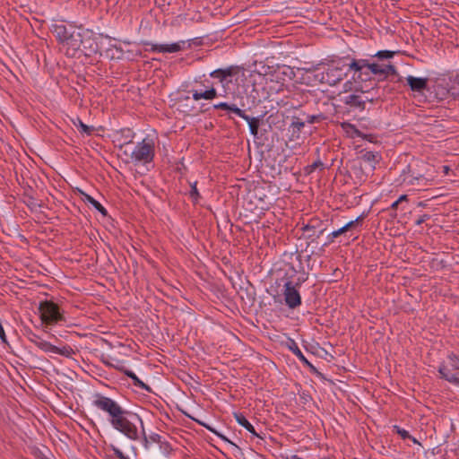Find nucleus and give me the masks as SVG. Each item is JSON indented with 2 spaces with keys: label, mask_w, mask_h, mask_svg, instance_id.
I'll return each instance as SVG.
<instances>
[{
  "label": "nucleus",
  "mask_w": 459,
  "mask_h": 459,
  "mask_svg": "<svg viewBox=\"0 0 459 459\" xmlns=\"http://www.w3.org/2000/svg\"><path fill=\"white\" fill-rule=\"evenodd\" d=\"M370 74H371V73H370V71H369V70H366V69H365V70H363L362 76L367 77V78H368V80H370V76H369V75H370Z\"/></svg>",
  "instance_id": "de8ad7c7"
},
{
  "label": "nucleus",
  "mask_w": 459,
  "mask_h": 459,
  "mask_svg": "<svg viewBox=\"0 0 459 459\" xmlns=\"http://www.w3.org/2000/svg\"><path fill=\"white\" fill-rule=\"evenodd\" d=\"M211 76L219 79L221 82H223L226 79L223 69H217L212 72Z\"/></svg>",
  "instance_id": "473e14b6"
},
{
  "label": "nucleus",
  "mask_w": 459,
  "mask_h": 459,
  "mask_svg": "<svg viewBox=\"0 0 459 459\" xmlns=\"http://www.w3.org/2000/svg\"><path fill=\"white\" fill-rule=\"evenodd\" d=\"M339 236H340V234L338 233V231H337V230L333 231V232L330 234V236H329V238H330V241H333V238H338Z\"/></svg>",
  "instance_id": "49530a36"
},
{
  "label": "nucleus",
  "mask_w": 459,
  "mask_h": 459,
  "mask_svg": "<svg viewBox=\"0 0 459 459\" xmlns=\"http://www.w3.org/2000/svg\"><path fill=\"white\" fill-rule=\"evenodd\" d=\"M230 111L237 114L238 117H242L243 119H247V116L245 114V112L238 108L235 104H230Z\"/></svg>",
  "instance_id": "2f4dec72"
},
{
  "label": "nucleus",
  "mask_w": 459,
  "mask_h": 459,
  "mask_svg": "<svg viewBox=\"0 0 459 459\" xmlns=\"http://www.w3.org/2000/svg\"><path fill=\"white\" fill-rule=\"evenodd\" d=\"M160 435L158 434H153V435H151L150 436V439L152 441V442H160Z\"/></svg>",
  "instance_id": "a18cd8bd"
},
{
  "label": "nucleus",
  "mask_w": 459,
  "mask_h": 459,
  "mask_svg": "<svg viewBox=\"0 0 459 459\" xmlns=\"http://www.w3.org/2000/svg\"><path fill=\"white\" fill-rule=\"evenodd\" d=\"M418 206L425 207V206H426V203H425V202H420V203L418 204Z\"/></svg>",
  "instance_id": "4d7b16f0"
},
{
  "label": "nucleus",
  "mask_w": 459,
  "mask_h": 459,
  "mask_svg": "<svg viewBox=\"0 0 459 459\" xmlns=\"http://www.w3.org/2000/svg\"><path fill=\"white\" fill-rule=\"evenodd\" d=\"M134 416H135V418H137V419H138V420H140V421H141V423L143 424V421H142L141 418H139L137 415H134Z\"/></svg>",
  "instance_id": "bf43d9fd"
},
{
  "label": "nucleus",
  "mask_w": 459,
  "mask_h": 459,
  "mask_svg": "<svg viewBox=\"0 0 459 459\" xmlns=\"http://www.w3.org/2000/svg\"><path fill=\"white\" fill-rule=\"evenodd\" d=\"M406 81L412 91L422 92L428 87L427 78H418L410 75L406 78Z\"/></svg>",
  "instance_id": "9d476101"
},
{
  "label": "nucleus",
  "mask_w": 459,
  "mask_h": 459,
  "mask_svg": "<svg viewBox=\"0 0 459 459\" xmlns=\"http://www.w3.org/2000/svg\"><path fill=\"white\" fill-rule=\"evenodd\" d=\"M346 74L347 73L344 71L343 67L332 65L326 68L325 72L321 74L320 82L331 86L336 85Z\"/></svg>",
  "instance_id": "39448f33"
},
{
  "label": "nucleus",
  "mask_w": 459,
  "mask_h": 459,
  "mask_svg": "<svg viewBox=\"0 0 459 459\" xmlns=\"http://www.w3.org/2000/svg\"><path fill=\"white\" fill-rule=\"evenodd\" d=\"M359 160L360 165L364 163L370 171H373L376 168V164L379 161V155L373 152H366L359 157Z\"/></svg>",
  "instance_id": "1a4fd4ad"
},
{
  "label": "nucleus",
  "mask_w": 459,
  "mask_h": 459,
  "mask_svg": "<svg viewBox=\"0 0 459 459\" xmlns=\"http://www.w3.org/2000/svg\"><path fill=\"white\" fill-rule=\"evenodd\" d=\"M343 102L353 108H358L359 110L365 109L366 100L361 99L359 95L351 94L344 98Z\"/></svg>",
  "instance_id": "f8f14e48"
},
{
  "label": "nucleus",
  "mask_w": 459,
  "mask_h": 459,
  "mask_svg": "<svg viewBox=\"0 0 459 459\" xmlns=\"http://www.w3.org/2000/svg\"><path fill=\"white\" fill-rule=\"evenodd\" d=\"M438 372L442 376L443 378L447 380L448 382L459 385V377L455 374L452 373L451 368L446 366H441L438 369Z\"/></svg>",
  "instance_id": "dca6fc26"
},
{
  "label": "nucleus",
  "mask_w": 459,
  "mask_h": 459,
  "mask_svg": "<svg viewBox=\"0 0 459 459\" xmlns=\"http://www.w3.org/2000/svg\"><path fill=\"white\" fill-rule=\"evenodd\" d=\"M319 221L317 219H312L308 224L305 225L302 230L304 231L313 230V234L309 235V237L316 236L319 238L320 235L324 233L325 229H319L317 234H316V230L318 228Z\"/></svg>",
  "instance_id": "6ab92c4d"
},
{
  "label": "nucleus",
  "mask_w": 459,
  "mask_h": 459,
  "mask_svg": "<svg viewBox=\"0 0 459 459\" xmlns=\"http://www.w3.org/2000/svg\"><path fill=\"white\" fill-rule=\"evenodd\" d=\"M449 171H450L449 166H447V165L443 166V173L445 175H447L449 173Z\"/></svg>",
  "instance_id": "8fccbe9b"
},
{
  "label": "nucleus",
  "mask_w": 459,
  "mask_h": 459,
  "mask_svg": "<svg viewBox=\"0 0 459 459\" xmlns=\"http://www.w3.org/2000/svg\"><path fill=\"white\" fill-rule=\"evenodd\" d=\"M367 213L363 212L361 215L357 217L354 221H351L350 222L344 225V228L347 232L358 230L362 226L363 221L366 218Z\"/></svg>",
  "instance_id": "a211bd4d"
},
{
  "label": "nucleus",
  "mask_w": 459,
  "mask_h": 459,
  "mask_svg": "<svg viewBox=\"0 0 459 459\" xmlns=\"http://www.w3.org/2000/svg\"><path fill=\"white\" fill-rule=\"evenodd\" d=\"M0 339L2 340L3 342L7 343L4 330L1 323H0Z\"/></svg>",
  "instance_id": "37998d69"
},
{
  "label": "nucleus",
  "mask_w": 459,
  "mask_h": 459,
  "mask_svg": "<svg viewBox=\"0 0 459 459\" xmlns=\"http://www.w3.org/2000/svg\"><path fill=\"white\" fill-rule=\"evenodd\" d=\"M392 217L395 218L396 217V213L392 214Z\"/></svg>",
  "instance_id": "052dcab7"
},
{
  "label": "nucleus",
  "mask_w": 459,
  "mask_h": 459,
  "mask_svg": "<svg viewBox=\"0 0 459 459\" xmlns=\"http://www.w3.org/2000/svg\"><path fill=\"white\" fill-rule=\"evenodd\" d=\"M429 219V215L428 214H424L422 216H420L417 221H416V224L417 225H420L422 224L426 220Z\"/></svg>",
  "instance_id": "c03bdc74"
},
{
  "label": "nucleus",
  "mask_w": 459,
  "mask_h": 459,
  "mask_svg": "<svg viewBox=\"0 0 459 459\" xmlns=\"http://www.w3.org/2000/svg\"><path fill=\"white\" fill-rule=\"evenodd\" d=\"M216 96H217V91L214 88H211L210 90H207L204 92H198L196 91L193 92V99L195 100H199L201 99L212 100Z\"/></svg>",
  "instance_id": "aec40b11"
},
{
  "label": "nucleus",
  "mask_w": 459,
  "mask_h": 459,
  "mask_svg": "<svg viewBox=\"0 0 459 459\" xmlns=\"http://www.w3.org/2000/svg\"><path fill=\"white\" fill-rule=\"evenodd\" d=\"M284 288L285 302L289 307L295 308L296 307L299 306L301 303L300 295L296 288L292 285V282L287 281L284 284Z\"/></svg>",
  "instance_id": "423d86ee"
},
{
  "label": "nucleus",
  "mask_w": 459,
  "mask_h": 459,
  "mask_svg": "<svg viewBox=\"0 0 459 459\" xmlns=\"http://www.w3.org/2000/svg\"><path fill=\"white\" fill-rule=\"evenodd\" d=\"M450 367L452 369H455L459 371V356L451 354L449 357Z\"/></svg>",
  "instance_id": "c85d7f7f"
},
{
  "label": "nucleus",
  "mask_w": 459,
  "mask_h": 459,
  "mask_svg": "<svg viewBox=\"0 0 459 459\" xmlns=\"http://www.w3.org/2000/svg\"><path fill=\"white\" fill-rule=\"evenodd\" d=\"M83 195V200L90 203L94 206L95 209H97L102 215H107V210L93 197H91L90 195L85 194L82 192Z\"/></svg>",
  "instance_id": "5701e85b"
},
{
  "label": "nucleus",
  "mask_w": 459,
  "mask_h": 459,
  "mask_svg": "<svg viewBox=\"0 0 459 459\" xmlns=\"http://www.w3.org/2000/svg\"><path fill=\"white\" fill-rule=\"evenodd\" d=\"M357 63L361 66L362 70H368L370 66V62L367 59H359L357 60Z\"/></svg>",
  "instance_id": "4c0bfd02"
},
{
  "label": "nucleus",
  "mask_w": 459,
  "mask_h": 459,
  "mask_svg": "<svg viewBox=\"0 0 459 459\" xmlns=\"http://www.w3.org/2000/svg\"><path fill=\"white\" fill-rule=\"evenodd\" d=\"M115 368L119 371L123 372L128 377H130L133 380V383L135 386H138L147 391H151L150 386L144 384L142 380H140L133 371L126 369L124 366H116Z\"/></svg>",
  "instance_id": "ddd939ff"
},
{
  "label": "nucleus",
  "mask_w": 459,
  "mask_h": 459,
  "mask_svg": "<svg viewBox=\"0 0 459 459\" xmlns=\"http://www.w3.org/2000/svg\"><path fill=\"white\" fill-rule=\"evenodd\" d=\"M145 45L151 46V51L152 52H162V53H176L181 50V46L179 43H172V44H150L146 43Z\"/></svg>",
  "instance_id": "9b49d317"
},
{
  "label": "nucleus",
  "mask_w": 459,
  "mask_h": 459,
  "mask_svg": "<svg viewBox=\"0 0 459 459\" xmlns=\"http://www.w3.org/2000/svg\"><path fill=\"white\" fill-rule=\"evenodd\" d=\"M230 107V104H228L226 102H221V103L215 104L213 106V108L215 109H223V110H229Z\"/></svg>",
  "instance_id": "ea45409f"
},
{
  "label": "nucleus",
  "mask_w": 459,
  "mask_h": 459,
  "mask_svg": "<svg viewBox=\"0 0 459 459\" xmlns=\"http://www.w3.org/2000/svg\"><path fill=\"white\" fill-rule=\"evenodd\" d=\"M337 231H338V233L340 234V236H341L342 234H343V233H346V232H347V231H346V230H345V228H344V226H343V227H342V228H340L339 230H337Z\"/></svg>",
  "instance_id": "864d4df0"
},
{
  "label": "nucleus",
  "mask_w": 459,
  "mask_h": 459,
  "mask_svg": "<svg viewBox=\"0 0 459 459\" xmlns=\"http://www.w3.org/2000/svg\"><path fill=\"white\" fill-rule=\"evenodd\" d=\"M234 418L237 422L244 427L248 432L252 433L255 436H258L253 427V425L246 419V417L238 412H234Z\"/></svg>",
  "instance_id": "f3484780"
},
{
  "label": "nucleus",
  "mask_w": 459,
  "mask_h": 459,
  "mask_svg": "<svg viewBox=\"0 0 459 459\" xmlns=\"http://www.w3.org/2000/svg\"><path fill=\"white\" fill-rule=\"evenodd\" d=\"M106 56L111 59H120L123 56L121 48L112 45L105 50Z\"/></svg>",
  "instance_id": "4be33fe9"
},
{
  "label": "nucleus",
  "mask_w": 459,
  "mask_h": 459,
  "mask_svg": "<svg viewBox=\"0 0 459 459\" xmlns=\"http://www.w3.org/2000/svg\"><path fill=\"white\" fill-rule=\"evenodd\" d=\"M294 345V348L290 347V349L293 351V352L301 359L303 360L304 362H306L307 364L309 365V362L307 360V359L305 358V356L303 355V353L301 352V351L298 348V346L293 343Z\"/></svg>",
  "instance_id": "72a5a7b5"
},
{
  "label": "nucleus",
  "mask_w": 459,
  "mask_h": 459,
  "mask_svg": "<svg viewBox=\"0 0 459 459\" xmlns=\"http://www.w3.org/2000/svg\"><path fill=\"white\" fill-rule=\"evenodd\" d=\"M93 404L100 410L107 412L110 416V420H114L119 414H130L127 411H125L117 402L109 397L96 394V399Z\"/></svg>",
  "instance_id": "f03ea898"
},
{
  "label": "nucleus",
  "mask_w": 459,
  "mask_h": 459,
  "mask_svg": "<svg viewBox=\"0 0 459 459\" xmlns=\"http://www.w3.org/2000/svg\"><path fill=\"white\" fill-rule=\"evenodd\" d=\"M39 310L40 319L46 325H54L64 320V316L59 312L58 306L53 301H42L39 303Z\"/></svg>",
  "instance_id": "f257e3e1"
},
{
  "label": "nucleus",
  "mask_w": 459,
  "mask_h": 459,
  "mask_svg": "<svg viewBox=\"0 0 459 459\" xmlns=\"http://www.w3.org/2000/svg\"><path fill=\"white\" fill-rule=\"evenodd\" d=\"M374 91H375V94L373 97H366V101H369V102H373L374 100H379L381 98L380 94H378V91H379V88H373L372 89Z\"/></svg>",
  "instance_id": "58836bf2"
},
{
  "label": "nucleus",
  "mask_w": 459,
  "mask_h": 459,
  "mask_svg": "<svg viewBox=\"0 0 459 459\" xmlns=\"http://www.w3.org/2000/svg\"><path fill=\"white\" fill-rule=\"evenodd\" d=\"M144 442H145V446H147L148 439H147V437L145 436H144Z\"/></svg>",
  "instance_id": "13d9d810"
},
{
  "label": "nucleus",
  "mask_w": 459,
  "mask_h": 459,
  "mask_svg": "<svg viewBox=\"0 0 459 459\" xmlns=\"http://www.w3.org/2000/svg\"><path fill=\"white\" fill-rule=\"evenodd\" d=\"M245 120L248 123L251 134L254 136H256L260 126V119L258 117H250L247 116V119Z\"/></svg>",
  "instance_id": "b1692460"
},
{
  "label": "nucleus",
  "mask_w": 459,
  "mask_h": 459,
  "mask_svg": "<svg viewBox=\"0 0 459 459\" xmlns=\"http://www.w3.org/2000/svg\"><path fill=\"white\" fill-rule=\"evenodd\" d=\"M197 182H194L191 184V190H190V196L193 199L195 203L197 202L198 198L200 197L199 192L196 187Z\"/></svg>",
  "instance_id": "c756f323"
},
{
  "label": "nucleus",
  "mask_w": 459,
  "mask_h": 459,
  "mask_svg": "<svg viewBox=\"0 0 459 459\" xmlns=\"http://www.w3.org/2000/svg\"><path fill=\"white\" fill-rule=\"evenodd\" d=\"M114 451V454L117 457H118L119 459H129L127 456H126L123 452L121 450H119L118 448H114L113 449Z\"/></svg>",
  "instance_id": "79ce46f5"
},
{
  "label": "nucleus",
  "mask_w": 459,
  "mask_h": 459,
  "mask_svg": "<svg viewBox=\"0 0 459 459\" xmlns=\"http://www.w3.org/2000/svg\"><path fill=\"white\" fill-rule=\"evenodd\" d=\"M400 204V203L396 200L395 202H394V203L391 204V209H392V210H396V209H397V207H398V204Z\"/></svg>",
  "instance_id": "603ef678"
},
{
  "label": "nucleus",
  "mask_w": 459,
  "mask_h": 459,
  "mask_svg": "<svg viewBox=\"0 0 459 459\" xmlns=\"http://www.w3.org/2000/svg\"><path fill=\"white\" fill-rule=\"evenodd\" d=\"M199 423L202 424L203 426H204L210 431L216 433V431L213 429H212L210 426H208V425H206L204 423H202V422H199Z\"/></svg>",
  "instance_id": "5fc2aeb1"
},
{
  "label": "nucleus",
  "mask_w": 459,
  "mask_h": 459,
  "mask_svg": "<svg viewBox=\"0 0 459 459\" xmlns=\"http://www.w3.org/2000/svg\"><path fill=\"white\" fill-rule=\"evenodd\" d=\"M291 126L296 128L299 132L305 126V122L298 117H292Z\"/></svg>",
  "instance_id": "cd10ccee"
},
{
  "label": "nucleus",
  "mask_w": 459,
  "mask_h": 459,
  "mask_svg": "<svg viewBox=\"0 0 459 459\" xmlns=\"http://www.w3.org/2000/svg\"><path fill=\"white\" fill-rule=\"evenodd\" d=\"M120 133L127 140L125 143H132V138H133L134 134H133V132L130 129H122Z\"/></svg>",
  "instance_id": "c9c22d12"
},
{
  "label": "nucleus",
  "mask_w": 459,
  "mask_h": 459,
  "mask_svg": "<svg viewBox=\"0 0 459 459\" xmlns=\"http://www.w3.org/2000/svg\"><path fill=\"white\" fill-rule=\"evenodd\" d=\"M394 428L397 429V433L403 438L410 437L409 432L405 429H402L397 426H394Z\"/></svg>",
  "instance_id": "a19ab883"
},
{
  "label": "nucleus",
  "mask_w": 459,
  "mask_h": 459,
  "mask_svg": "<svg viewBox=\"0 0 459 459\" xmlns=\"http://www.w3.org/2000/svg\"><path fill=\"white\" fill-rule=\"evenodd\" d=\"M127 414H119L114 420H110L111 425L119 432L132 440L138 439V429L135 424L130 420Z\"/></svg>",
  "instance_id": "7ed1b4c3"
},
{
  "label": "nucleus",
  "mask_w": 459,
  "mask_h": 459,
  "mask_svg": "<svg viewBox=\"0 0 459 459\" xmlns=\"http://www.w3.org/2000/svg\"><path fill=\"white\" fill-rule=\"evenodd\" d=\"M72 30H74V28L68 29L64 24H54L52 26V31L55 33L58 40L62 43L65 42V39L69 37V32L72 31Z\"/></svg>",
  "instance_id": "4468645a"
},
{
  "label": "nucleus",
  "mask_w": 459,
  "mask_h": 459,
  "mask_svg": "<svg viewBox=\"0 0 459 459\" xmlns=\"http://www.w3.org/2000/svg\"><path fill=\"white\" fill-rule=\"evenodd\" d=\"M342 127L343 128H346V127L351 128L353 131V133L355 134L356 136L361 137L363 139H367L368 137H371L372 136V135L364 134L359 130H358L353 125L349 124V123H343L342 124Z\"/></svg>",
  "instance_id": "bb28decb"
},
{
  "label": "nucleus",
  "mask_w": 459,
  "mask_h": 459,
  "mask_svg": "<svg viewBox=\"0 0 459 459\" xmlns=\"http://www.w3.org/2000/svg\"><path fill=\"white\" fill-rule=\"evenodd\" d=\"M223 70H224V74H225L226 78L233 76V75H235L238 73V69L233 67V66L228 67V68L223 69Z\"/></svg>",
  "instance_id": "e433bc0d"
},
{
  "label": "nucleus",
  "mask_w": 459,
  "mask_h": 459,
  "mask_svg": "<svg viewBox=\"0 0 459 459\" xmlns=\"http://www.w3.org/2000/svg\"><path fill=\"white\" fill-rule=\"evenodd\" d=\"M408 200V195H402L399 198H398V202L401 204L402 202L403 201H407Z\"/></svg>",
  "instance_id": "09e8293b"
},
{
  "label": "nucleus",
  "mask_w": 459,
  "mask_h": 459,
  "mask_svg": "<svg viewBox=\"0 0 459 459\" xmlns=\"http://www.w3.org/2000/svg\"><path fill=\"white\" fill-rule=\"evenodd\" d=\"M368 70L373 74L384 75V79H385L390 74H398L396 68L391 64L380 65L376 63H371Z\"/></svg>",
  "instance_id": "0eeeda50"
},
{
  "label": "nucleus",
  "mask_w": 459,
  "mask_h": 459,
  "mask_svg": "<svg viewBox=\"0 0 459 459\" xmlns=\"http://www.w3.org/2000/svg\"><path fill=\"white\" fill-rule=\"evenodd\" d=\"M154 144L145 139L139 143L131 153V158L136 162L147 163L153 160Z\"/></svg>",
  "instance_id": "20e7f679"
},
{
  "label": "nucleus",
  "mask_w": 459,
  "mask_h": 459,
  "mask_svg": "<svg viewBox=\"0 0 459 459\" xmlns=\"http://www.w3.org/2000/svg\"><path fill=\"white\" fill-rule=\"evenodd\" d=\"M349 67L351 70H353L355 71V73L358 74L356 77L358 80H360L362 82L368 81L367 77L362 76L363 70L361 66H359V65L357 63V59H352L351 63L349 65Z\"/></svg>",
  "instance_id": "393cba45"
},
{
  "label": "nucleus",
  "mask_w": 459,
  "mask_h": 459,
  "mask_svg": "<svg viewBox=\"0 0 459 459\" xmlns=\"http://www.w3.org/2000/svg\"><path fill=\"white\" fill-rule=\"evenodd\" d=\"M30 340H31V342H33L35 344H36V342H39V341H42L39 336H37V335H35V334L33 335V338H31Z\"/></svg>",
  "instance_id": "3c124183"
},
{
  "label": "nucleus",
  "mask_w": 459,
  "mask_h": 459,
  "mask_svg": "<svg viewBox=\"0 0 459 459\" xmlns=\"http://www.w3.org/2000/svg\"><path fill=\"white\" fill-rule=\"evenodd\" d=\"M287 459H303V458H301V457H299V456H298L296 455H291L290 457H289Z\"/></svg>",
  "instance_id": "6e6d98bb"
},
{
  "label": "nucleus",
  "mask_w": 459,
  "mask_h": 459,
  "mask_svg": "<svg viewBox=\"0 0 459 459\" xmlns=\"http://www.w3.org/2000/svg\"><path fill=\"white\" fill-rule=\"evenodd\" d=\"M325 117L322 114L307 116V122L309 124H314L316 122H319L320 120H322Z\"/></svg>",
  "instance_id": "f704fd0d"
},
{
  "label": "nucleus",
  "mask_w": 459,
  "mask_h": 459,
  "mask_svg": "<svg viewBox=\"0 0 459 459\" xmlns=\"http://www.w3.org/2000/svg\"><path fill=\"white\" fill-rule=\"evenodd\" d=\"M395 52L390 50H380L377 52L374 56L377 57L380 60L389 59L394 56Z\"/></svg>",
  "instance_id": "a878e982"
},
{
  "label": "nucleus",
  "mask_w": 459,
  "mask_h": 459,
  "mask_svg": "<svg viewBox=\"0 0 459 459\" xmlns=\"http://www.w3.org/2000/svg\"><path fill=\"white\" fill-rule=\"evenodd\" d=\"M36 346L47 352L59 353L63 355L67 353V350L65 348L63 350L59 349L58 347L52 345L46 341H39V342H36Z\"/></svg>",
  "instance_id": "2eb2a0df"
},
{
  "label": "nucleus",
  "mask_w": 459,
  "mask_h": 459,
  "mask_svg": "<svg viewBox=\"0 0 459 459\" xmlns=\"http://www.w3.org/2000/svg\"><path fill=\"white\" fill-rule=\"evenodd\" d=\"M74 125L77 128V130L82 134L85 135H91L95 131V128L93 126H89L85 125L81 119L77 118L76 121H74Z\"/></svg>",
  "instance_id": "412c9836"
},
{
  "label": "nucleus",
  "mask_w": 459,
  "mask_h": 459,
  "mask_svg": "<svg viewBox=\"0 0 459 459\" xmlns=\"http://www.w3.org/2000/svg\"><path fill=\"white\" fill-rule=\"evenodd\" d=\"M63 44L66 45L68 48H71L73 51L79 50L82 44L81 33L76 31V30H72V31L69 32V37Z\"/></svg>",
  "instance_id": "6e6552de"
},
{
  "label": "nucleus",
  "mask_w": 459,
  "mask_h": 459,
  "mask_svg": "<svg viewBox=\"0 0 459 459\" xmlns=\"http://www.w3.org/2000/svg\"><path fill=\"white\" fill-rule=\"evenodd\" d=\"M323 166H324L323 162L318 160H316L315 162H313L311 165L307 166L305 169V171H306V173L310 174L317 168H323Z\"/></svg>",
  "instance_id": "7c9ffc66"
}]
</instances>
